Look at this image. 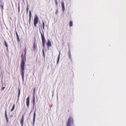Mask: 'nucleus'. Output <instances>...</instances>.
Wrapping results in <instances>:
<instances>
[{"label":"nucleus","instance_id":"obj_16","mask_svg":"<svg viewBox=\"0 0 126 126\" xmlns=\"http://www.w3.org/2000/svg\"><path fill=\"white\" fill-rule=\"evenodd\" d=\"M18 97L19 98L20 93V89H18Z\"/></svg>","mask_w":126,"mask_h":126},{"label":"nucleus","instance_id":"obj_3","mask_svg":"<svg viewBox=\"0 0 126 126\" xmlns=\"http://www.w3.org/2000/svg\"><path fill=\"white\" fill-rule=\"evenodd\" d=\"M41 35V39L42 41V44H43V47H44L45 45V42H46V40L44 37V32H41V31H40Z\"/></svg>","mask_w":126,"mask_h":126},{"label":"nucleus","instance_id":"obj_31","mask_svg":"<svg viewBox=\"0 0 126 126\" xmlns=\"http://www.w3.org/2000/svg\"><path fill=\"white\" fill-rule=\"evenodd\" d=\"M43 56H44V57H45V52H44V54H43Z\"/></svg>","mask_w":126,"mask_h":126},{"label":"nucleus","instance_id":"obj_10","mask_svg":"<svg viewBox=\"0 0 126 126\" xmlns=\"http://www.w3.org/2000/svg\"><path fill=\"white\" fill-rule=\"evenodd\" d=\"M47 46L48 47H51V42L50 40L49 39L47 40Z\"/></svg>","mask_w":126,"mask_h":126},{"label":"nucleus","instance_id":"obj_17","mask_svg":"<svg viewBox=\"0 0 126 126\" xmlns=\"http://www.w3.org/2000/svg\"><path fill=\"white\" fill-rule=\"evenodd\" d=\"M15 104H13V106L12 107V108L11 109V111H13V110H14V109H15Z\"/></svg>","mask_w":126,"mask_h":126},{"label":"nucleus","instance_id":"obj_7","mask_svg":"<svg viewBox=\"0 0 126 126\" xmlns=\"http://www.w3.org/2000/svg\"><path fill=\"white\" fill-rule=\"evenodd\" d=\"M37 47V44L36 43V42H34L33 43V45L32 46V48L34 50H35L36 49Z\"/></svg>","mask_w":126,"mask_h":126},{"label":"nucleus","instance_id":"obj_5","mask_svg":"<svg viewBox=\"0 0 126 126\" xmlns=\"http://www.w3.org/2000/svg\"><path fill=\"white\" fill-rule=\"evenodd\" d=\"M24 115H22V117L20 121L21 124V126H23V122L24 121Z\"/></svg>","mask_w":126,"mask_h":126},{"label":"nucleus","instance_id":"obj_24","mask_svg":"<svg viewBox=\"0 0 126 126\" xmlns=\"http://www.w3.org/2000/svg\"><path fill=\"white\" fill-rule=\"evenodd\" d=\"M5 45V46L7 47H8V45L7 44L6 42V41L4 42Z\"/></svg>","mask_w":126,"mask_h":126},{"label":"nucleus","instance_id":"obj_30","mask_svg":"<svg viewBox=\"0 0 126 126\" xmlns=\"http://www.w3.org/2000/svg\"><path fill=\"white\" fill-rule=\"evenodd\" d=\"M18 10H19V11L20 10V7H18Z\"/></svg>","mask_w":126,"mask_h":126},{"label":"nucleus","instance_id":"obj_19","mask_svg":"<svg viewBox=\"0 0 126 126\" xmlns=\"http://www.w3.org/2000/svg\"><path fill=\"white\" fill-rule=\"evenodd\" d=\"M45 23L43 22V27L44 29H45Z\"/></svg>","mask_w":126,"mask_h":126},{"label":"nucleus","instance_id":"obj_8","mask_svg":"<svg viewBox=\"0 0 126 126\" xmlns=\"http://www.w3.org/2000/svg\"><path fill=\"white\" fill-rule=\"evenodd\" d=\"M36 110H35L34 112L33 113V125H34L35 122V119L36 117V113H35Z\"/></svg>","mask_w":126,"mask_h":126},{"label":"nucleus","instance_id":"obj_22","mask_svg":"<svg viewBox=\"0 0 126 126\" xmlns=\"http://www.w3.org/2000/svg\"><path fill=\"white\" fill-rule=\"evenodd\" d=\"M55 2L56 6H57L58 5V3L57 0H55Z\"/></svg>","mask_w":126,"mask_h":126},{"label":"nucleus","instance_id":"obj_29","mask_svg":"<svg viewBox=\"0 0 126 126\" xmlns=\"http://www.w3.org/2000/svg\"><path fill=\"white\" fill-rule=\"evenodd\" d=\"M26 49H25V54H26Z\"/></svg>","mask_w":126,"mask_h":126},{"label":"nucleus","instance_id":"obj_20","mask_svg":"<svg viewBox=\"0 0 126 126\" xmlns=\"http://www.w3.org/2000/svg\"><path fill=\"white\" fill-rule=\"evenodd\" d=\"M0 6L1 7L2 10H3V9H4L3 4H1L0 5Z\"/></svg>","mask_w":126,"mask_h":126},{"label":"nucleus","instance_id":"obj_12","mask_svg":"<svg viewBox=\"0 0 126 126\" xmlns=\"http://www.w3.org/2000/svg\"><path fill=\"white\" fill-rule=\"evenodd\" d=\"M16 34L17 37V42H19L20 41V38L19 37V36L17 32H16Z\"/></svg>","mask_w":126,"mask_h":126},{"label":"nucleus","instance_id":"obj_28","mask_svg":"<svg viewBox=\"0 0 126 126\" xmlns=\"http://www.w3.org/2000/svg\"><path fill=\"white\" fill-rule=\"evenodd\" d=\"M44 49H43V54H44Z\"/></svg>","mask_w":126,"mask_h":126},{"label":"nucleus","instance_id":"obj_9","mask_svg":"<svg viewBox=\"0 0 126 126\" xmlns=\"http://www.w3.org/2000/svg\"><path fill=\"white\" fill-rule=\"evenodd\" d=\"M5 117L6 118V121L7 123H8L9 122V120H8V118L7 116V110H5Z\"/></svg>","mask_w":126,"mask_h":126},{"label":"nucleus","instance_id":"obj_13","mask_svg":"<svg viewBox=\"0 0 126 126\" xmlns=\"http://www.w3.org/2000/svg\"><path fill=\"white\" fill-rule=\"evenodd\" d=\"M35 96H34V94H33L32 99V102L33 104V106H34L35 104Z\"/></svg>","mask_w":126,"mask_h":126},{"label":"nucleus","instance_id":"obj_18","mask_svg":"<svg viewBox=\"0 0 126 126\" xmlns=\"http://www.w3.org/2000/svg\"><path fill=\"white\" fill-rule=\"evenodd\" d=\"M69 26H73V23L72 21H70V22Z\"/></svg>","mask_w":126,"mask_h":126},{"label":"nucleus","instance_id":"obj_15","mask_svg":"<svg viewBox=\"0 0 126 126\" xmlns=\"http://www.w3.org/2000/svg\"><path fill=\"white\" fill-rule=\"evenodd\" d=\"M60 51L59 52V54L58 55V59L57 61V63H58V62L59 61V60L60 58Z\"/></svg>","mask_w":126,"mask_h":126},{"label":"nucleus","instance_id":"obj_6","mask_svg":"<svg viewBox=\"0 0 126 126\" xmlns=\"http://www.w3.org/2000/svg\"><path fill=\"white\" fill-rule=\"evenodd\" d=\"M26 103L27 107H29L30 103V97L29 96L27 98Z\"/></svg>","mask_w":126,"mask_h":126},{"label":"nucleus","instance_id":"obj_21","mask_svg":"<svg viewBox=\"0 0 126 126\" xmlns=\"http://www.w3.org/2000/svg\"><path fill=\"white\" fill-rule=\"evenodd\" d=\"M71 53H70V50L69 51H68V55L69 56V57L70 58L71 56H70Z\"/></svg>","mask_w":126,"mask_h":126},{"label":"nucleus","instance_id":"obj_27","mask_svg":"<svg viewBox=\"0 0 126 126\" xmlns=\"http://www.w3.org/2000/svg\"><path fill=\"white\" fill-rule=\"evenodd\" d=\"M5 87H3L2 88V90H4V89H5Z\"/></svg>","mask_w":126,"mask_h":126},{"label":"nucleus","instance_id":"obj_14","mask_svg":"<svg viewBox=\"0 0 126 126\" xmlns=\"http://www.w3.org/2000/svg\"><path fill=\"white\" fill-rule=\"evenodd\" d=\"M31 16H32V14H31V10L29 11V23H31Z\"/></svg>","mask_w":126,"mask_h":126},{"label":"nucleus","instance_id":"obj_4","mask_svg":"<svg viewBox=\"0 0 126 126\" xmlns=\"http://www.w3.org/2000/svg\"><path fill=\"white\" fill-rule=\"evenodd\" d=\"M34 25L35 27H36V24L38 23V17L37 16H35L34 21Z\"/></svg>","mask_w":126,"mask_h":126},{"label":"nucleus","instance_id":"obj_25","mask_svg":"<svg viewBox=\"0 0 126 126\" xmlns=\"http://www.w3.org/2000/svg\"><path fill=\"white\" fill-rule=\"evenodd\" d=\"M28 6H27V13H28Z\"/></svg>","mask_w":126,"mask_h":126},{"label":"nucleus","instance_id":"obj_2","mask_svg":"<svg viewBox=\"0 0 126 126\" xmlns=\"http://www.w3.org/2000/svg\"><path fill=\"white\" fill-rule=\"evenodd\" d=\"M73 124V120L72 117H69L68 120L67 124V126H71V125Z\"/></svg>","mask_w":126,"mask_h":126},{"label":"nucleus","instance_id":"obj_1","mask_svg":"<svg viewBox=\"0 0 126 126\" xmlns=\"http://www.w3.org/2000/svg\"><path fill=\"white\" fill-rule=\"evenodd\" d=\"M20 66L21 69L20 71L21 72V75L22 79H24V70L25 67V62L24 59H23L21 61Z\"/></svg>","mask_w":126,"mask_h":126},{"label":"nucleus","instance_id":"obj_11","mask_svg":"<svg viewBox=\"0 0 126 126\" xmlns=\"http://www.w3.org/2000/svg\"><path fill=\"white\" fill-rule=\"evenodd\" d=\"M62 7V10L63 11H64L65 10L64 4V2H62L61 3Z\"/></svg>","mask_w":126,"mask_h":126},{"label":"nucleus","instance_id":"obj_26","mask_svg":"<svg viewBox=\"0 0 126 126\" xmlns=\"http://www.w3.org/2000/svg\"><path fill=\"white\" fill-rule=\"evenodd\" d=\"M58 9H57L56 10V11L55 12V14H57V13H58Z\"/></svg>","mask_w":126,"mask_h":126},{"label":"nucleus","instance_id":"obj_23","mask_svg":"<svg viewBox=\"0 0 126 126\" xmlns=\"http://www.w3.org/2000/svg\"><path fill=\"white\" fill-rule=\"evenodd\" d=\"M35 91H36V89L35 88H33V94H34H34L35 93Z\"/></svg>","mask_w":126,"mask_h":126}]
</instances>
